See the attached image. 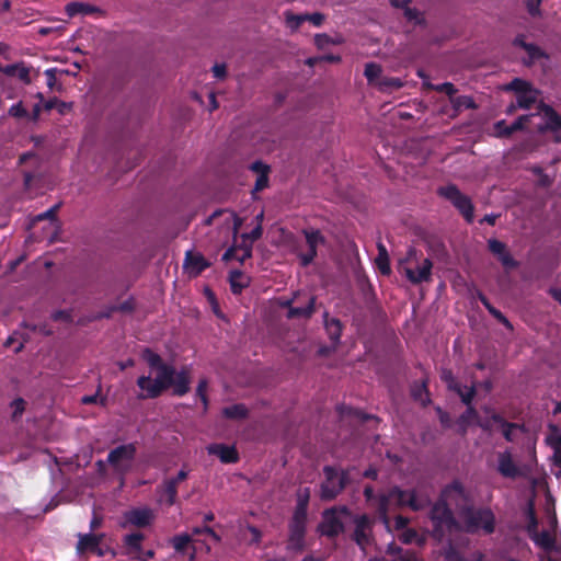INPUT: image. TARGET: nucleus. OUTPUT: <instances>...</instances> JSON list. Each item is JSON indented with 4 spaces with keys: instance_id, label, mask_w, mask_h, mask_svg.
<instances>
[{
    "instance_id": "f257e3e1",
    "label": "nucleus",
    "mask_w": 561,
    "mask_h": 561,
    "mask_svg": "<svg viewBox=\"0 0 561 561\" xmlns=\"http://www.w3.org/2000/svg\"><path fill=\"white\" fill-rule=\"evenodd\" d=\"M451 492H461L459 485L447 484L431 508L430 517L434 526V535L438 539L460 530V525L446 502V497H448Z\"/></svg>"
},
{
    "instance_id": "f03ea898",
    "label": "nucleus",
    "mask_w": 561,
    "mask_h": 561,
    "mask_svg": "<svg viewBox=\"0 0 561 561\" xmlns=\"http://www.w3.org/2000/svg\"><path fill=\"white\" fill-rule=\"evenodd\" d=\"M459 515L465 530L469 534L483 530L484 534L491 535L495 530V516L489 507H474L473 505L465 504L460 508Z\"/></svg>"
},
{
    "instance_id": "7ed1b4c3",
    "label": "nucleus",
    "mask_w": 561,
    "mask_h": 561,
    "mask_svg": "<svg viewBox=\"0 0 561 561\" xmlns=\"http://www.w3.org/2000/svg\"><path fill=\"white\" fill-rule=\"evenodd\" d=\"M317 526L320 536L335 539L345 531V520L352 517V511L346 505H335L325 508Z\"/></svg>"
},
{
    "instance_id": "20e7f679",
    "label": "nucleus",
    "mask_w": 561,
    "mask_h": 561,
    "mask_svg": "<svg viewBox=\"0 0 561 561\" xmlns=\"http://www.w3.org/2000/svg\"><path fill=\"white\" fill-rule=\"evenodd\" d=\"M175 369L171 365L162 366L158 370L157 377L152 380L150 376H140L137 379V386L142 391L138 394L139 399H156L160 397L163 391L173 385V377Z\"/></svg>"
},
{
    "instance_id": "39448f33",
    "label": "nucleus",
    "mask_w": 561,
    "mask_h": 561,
    "mask_svg": "<svg viewBox=\"0 0 561 561\" xmlns=\"http://www.w3.org/2000/svg\"><path fill=\"white\" fill-rule=\"evenodd\" d=\"M385 499L386 504L394 508L409 507L413 512H420L430 505L427 496H419L415 490H403L400 486H392L386 493L378 495Z\"/></svg>"
},
{
    "instance_id": "423d86ee",
    "label": "nucleus",
    "mask_w": 561,
    "mask_h": 561,
    "mask_svg": "<svg viewBox=\"0 0 561 561\" xmlns=\"http://www.w3.org/2000/svg\"><path fill=\"white\" fill-rule=\"evenodd\" d=\"M324 480L320 485V497L322 501L336 499L350 483L348 470H337L333 466L323 467Z\"/></svg>"
},
{
    "instance_id": "0eeeda50",
    "label": "nucleus",
    "mask_w": 561,
    "mask_h": 561,
    "mask_svg": "<svg viewBox=\"0 0 561 561\" xmlns=\"http://www.w3.org/2000/svg\"><path fill=\"white\" fill-rule=\"evenodd\" d=\"M437 194L447 199L463 217L468 224H472L474 219V205L471 198L463 194L457 185L447 184L437 190Z\"/></svg>"
},
{
    "instance_id": "6e6552de",
    "label": "nucleus",
    "mask_w": 561,
    "mask_h": 561,
    "mask_svg": "<svg viewBox=\"0 0 561 561\" xmlns=\"http://www.w3.org/2000/svg\"><path fill=\"white\" fill-rule=\"evenodd\" d=\"M354 524V529L350 535V538L356 543V546L362 550L366 551L369 546H371L375 541L374 537V525L375 519L371 518L368 514H357L354 515L352 513V517L350 518Z\"/></svg>"
},
{
    "instance_id": "1a4fd4ad",
    "label": "nucleus",
    "mask_w": 561,
    "mask_h": 561,
    "mask_svg": "<svg viewBox=\"0 0 561 561\" xmlns=\"http://www.w3.org/2000/svg\"><path fill=\"white\" fill-rule=\"evenodd\" d=\"M137 454L136 443H128L113 448L107 455V463L115 472L126 474L130 469Z\"/></svg>"
},
{
    "instance_id": "9d476101",
    "label": "nucleus",
    "mask_w": 561,
    "mask_h": 561,
    "mask_svg": "<svg viewBox=\"0 0 561 561\" xmlns=\"http://www.w3.org/2000/svg\"><path fill=\"white\" fill-rule=\"evenodd\" d=\"M308 517L293 515L288 523V539L286 549L293 552H301L306 546Z\"/></svg>"
},
{
    "instance_id": "9b49d317",
    "label": "nucleus",
    "mask_w": 561,
    "mask_h": 561,
    "mask_svg": "<svg viewBox=\"0 0 561 561\" xmlns=\"http://www.w3.org/2000/svg\"><path fill=\"white\" fill-rule=\"evenodd\" d=\"M301 233L305 237L307 251L298 254L301 266L310 265L318 255V247L324 245L327 239L319 229L305 228Z\"/></svg>"
},
{
    "instance_id": "f8f14e48",
    "label": "nucleus",
    "mask_w": 561,
    "mask_h": 561,
    "mask_svg": "<svg viewBox=\"0 0 561 561\" xmlns=\"http://www.w3.org/2000/svg\"><path fill=\"white\" fill-rule=\"evenodd\" d=\"M405 261L400 262V266L403 270L405 277L409 282L414 285L427 283L432 278L433 262L430 259H424L422 264L415 268L404 266Z\"/></svg>"
},
{
    "instance_id": "ddd939ff",
    "label": "nucleus",
    "mask_w": 561,
    "mask_h": 561,
    "mask_svg": "<svg viewBox=\"0 0 561 561\" xmlns=\"http://www.w3.org/2000/svg\"><path fill=\"white\" fill-rule=\"evenodd\" d=\"M488 249L506 270L518 267V262L512 256L504 242L497 239H489Z\"/></svg>"
},
{
    "instance_id": "4468645a",
    "label": "nucleus",
    "mask_w": 561,
    "mask_h": 561,
    "mask_svg": "<svg viewBox=\"0 0 561 561\" xmlns=\"http://www.w3.org/2000/svg\"><path fill=\"white\" fill-rule=\"evenodd\" d=\"M124 526L130 525L138 528H145L154 519V515L151 508L149 507H137L131 508L124 513Z\"/></svg>"
},
{
    "instance_id": "2eb2a0df",
    "label": "nucleus",
    "mask_w": 561,
    "mask_h": 561,
    "mask_svg": "<svg viewBox=\"0 0 561 561\" xmlns=\"http://www.w3.org/2000/svg\"><path fill=\"white\" fill-rule=\"evenodd\" d=\"M497 472L507 479H517L523 476L518 465L514 461L510 450L499 453L497 455Z\"/></svg>"
},
{
    "instance_id": "dca6fc26",
    "label": "nucleus",
    "mask_w": 561,
    "mask_h": 561,
    "mask_svg": "<svg viewBox=\"0 0 561 561\" xmlns=\"http://www.w3.org/2000/svg\"><path fill=\"white\" fill-rule=\"evenodd\" d=\"M209 455L217 456L222 463H236L239 461V454L234 446L225 444H210L207 446Z\"/></svg>"
},
{
    "instance_id": "f3484780",
    "label": "nucleus",
    "mask_w": 561,
    "mask_h": 561,
    "mask_svg": "<svg viewBox=\"0 0 561 561\" xmlns=\"http://www.w3.org/2000/svg\"><path fill=\"white\" fill-rule=\"evenodd\" d=\"M184 268L188 270L190 273L197 276L202 274L206 268L210 266V263L204 257L201 253H195L193 251H186L184 263Z\"/></svg>"
},
{
    "instance_id": "a211bd4d",
    "label": "nucleus",
    "mask_w": 561,
    "mask_h": 561,
    "mask_svg": "<svg viewBox=\"0 0 561 561\" xmlns=\"http://www.w3.org/2000/svg\"><path fill=\"white\" fill-rule=\"evenodd\" d=\"M250 170L259 174L254 187L252 190V195L254 196L255 193L261 192L268 186V173L271 171V168L264 162L256 160L253 163H251Z\"/></svg>"
},
{
    "instance_id": "6ab92c4d",
    "label": "nucleus",
    "mask_w": 561,
    "mask_h": 561,
    "mask_svg": "<svg viewBox=\"0 0 561 561\" xmlns=\"http://www.w3.org/2000/svg\"><path fill=\"white\" fill-rule=\"evenodd\" d=\"M323 324L327 334L333 344V348H335L339 345L342 336L343 324L340 319L330 318L327 311L323 313Z\"/></svg>"
},
{
    "instance_id": "aec40b11",
    "label": "nucleus",
    "mask_w": 561,
    "mask_h": 561,
    "mask_svg": "<svg viewBox=\"0 0 561 561\" xmlns=\"http://www.w3.org/2000/svg\"><path fill=\"white\" fill-rule=\"evenodd\" d=\"M102 540L101 535L95 534H84L79 535V541L77 543V551L79 553H84L87 551L98 552L99 556H103L102 550L100 549V543Z\"/></svg>"
},
{
    "instance_id": "412c9836",
    "label": "nucleus",
    "mask_w": 561,
    "mask_h": 561,
    "mask_svg": "<svg viewBox=\"0 0 561 561\" xmlns=\"http://www.w3.org/2000/svg\"><path fill=\"white\" fill-rule=\"evenodd\" d=\"M252 256V245L242 243L239 245H231L226 250V252L222 255V261L228 262L231 260H237L241 264L244 263L245 260L250 259Z\"/></svg>"
},
{
    "instance_id": "4be33fe9",
    "label": "nucleus",
    "mask_w": 561,
    "mask_h": 561,
    "mask_svg": "<svg viewBox=\"0 0 561 561\" xmlns=\"http://www.w3.org/2000/svg\"><path fill=\"white\" fill-rule=\"evenodd\" d=\"M546 116V129L556 135V140L561 141V116L548 105L543 107Z\"/></svg>"
},
{
    "instance_id": "5701e85b",
    "label": "nucleus",
    "mask_w": 561,
    "mask_h": 561,
    "mask_svg": "<svg viewBox=\"0 0 561 561\" xmlns=\"http://www.w3.org/2000/svg\"><path fill=\"white\" fill-rule=\"evenodd\" d=\"M173 394L176 397H183L190 391V375L188 371L183 368L180 371H175L173 377Z\"/></svg>"
},
{
    "instance_id": "b1692460",
    "label": "nucleus",
    "mask_w": 561,
    "mask_h": 561,
    "mask_svg": "<svg viewBox=\"0 0 561 561\" xmlns=\"http://www.w3.org/2000/svg\"><path fill=\"white\" fill-rule=\"evenodd\" d=\"M230 289L233 295H240L250 285V279L240 270H232L229 273Z\"/></svg>"
},
{
    "instance_id": "393cba45",
    "label": "nucleus",
    "mask_w": 561,
    "mask_h": 561,
    "mask_svg": "<svg viewBox=\"0 0 561 561\" xmlns=\"http://www.w3.org/2000/svg\"><path fill=\"white\" fill-rule=\"evenodd\" d=\"M491 420L494 421V424L499 425L503 437L507 442H514L513 431L516 428H522L520 425L506 421L501 414L496 412L491 414Z\"/></svg>"
},
{
    "instance_id": "a878e982",
    "label": "nucleus",
    "mask_w": 561,
    "mask_h": 561,
    "mask_svg": "<svg viewBox=\"0 0 561 561\" xmlns=\"http://www.w3.org/2000/svg\"><path fill=\"white\" fill-rule=\"evenodd\" d=\"M316 310V297L311 296L308 304L305 307H289L287 312V319L306 318L312 317Z\"/></svg>"
},
{
    "instance_id": "bb28decb",
    "label": "nucleus",
    "mask_w": 561,
    "mask_h": 561,
    "mask_svg": "<svg viewBox=\"0 0 561 561\" xmlns=\"http://www.w3.org/2000/svg\"><path fill=\"white\" fill-rule=\"evenodd\" d=\"M144 539V534L138 531L125 535L123 538V546L126 549L127 554L133 557L137 551H140Z\"/></svg>"
},
{
    "instance_id": "cd10ccee",
    "label": "nucleus",
    "mask_w": 561,
    "mask_h": 561,
    "mask_svg": "<svg viewBox=\"0 0 561 561\" xmlns=\"http://www.w3.org/2000/svg\"><path fill=\"white\" fill-rule=\"evenodd\" d=\"M473 421L476 423L478 421V411L473 405H469L467 410L457 420V432L460 435H466L470 423Z\"/></svg>"
},
{
    "instance_id": "c85d7f7f",
    "label": "nucleus",
    "mask_w": 561,
    "mask_h": 561,
    "mask_svg": "<svg viewBox=\"0 0 561 561\" xmlns=\"http://www.w3.org/2000/svg\"><path fill=\"white\" fill-rule=\"evenodd\" d=\"M310 500V489L302 488L297 492V503L293 515L308 517V506Z\"/></svg>"
},
{
    "instance_id": "c756f323",
    "label": "nucleus",
    "mask_w": 561,
    "mask_h": 561,
    "mask_svg": "<svg viewBox=\"0 0 561 561\" xmlns=\"http://www.w3.org/2000/svg\"><path fill=\"white\" fill-rule=\"evenodd\" d=\"M96 11H99V9L96 7L91 5L89 3H83V2L75 1V2H70L66 5V13L70 18H73L79 14L89 15Z\"/></svg>"
},
{
    "instance_id": "7c9ffc66",
    "label": "nucleus",
    "mask_w": 561,
    "mask_h": 561,
    "mask_svg": "<svg viewBox=\"0 0 561 561\" xmlns=\"http://www.w3.org/2000/svg\"><path fill=\"white\" fill-rule=\"evenodd\" d=\"M222 415L229 420H244L249 415V410L243 403H236L222 409Z\"/></svg>"
},
{
    "instance_id": "2f4dec72",
    "label": "nucleus",
    "mask_w": 561,
    "mask_h": 561,
    "mask_svg": "<svg viewBox=\"0 0 561 561\" xmlns=\"http://www.w3.org/2000/svg\"><path fill=\"white\" fill-rule=\"evenodd\" d=\"M377 248L378 255L375 260L377 268L382 275H389L391 273V267L388 251L382 243H378Z\"/></svg>"
},
{
    "instance_id": "473e14b6",
    "label": "nucleus",
    "mask_w": 561,
    "mask_h": 561,
    "mask_svg": "<svg viewBox=\"0 0 561 561\" xmlns=\"http://www.w3.org/2000/svg\"><path fill=\"white\" fill-rule=\"evenodd\" d=\"M450 484H458L461 492H451L449 496L446 497V502L448 505L454 504L460 511V508L469 501V496L460 481L454 480Z\"/></svg>"
},
{
    "instance_id": "72a5a7b5",
    "label": "nucleus",
    "mask_w": 561,
    "mask_h": 561,
    "mask_svg": "<svg viewBox=\"0 0 561 561\" xmlns=\"http://www.w3.org/2000/svg\"><path fill=\"white\" fill-rule=\"evenodd\" d=\"M162 499L161 501H164L167 505L172 506L176 502L178 497V485L174 484L173 481L164 480L162 485Z\"/></svg>"
},
{
    "instance_id": "f704fd0d",
    "label": "nucleus",
    "mask_w": 561,
    "mask_h": 561,
    "mask_svg": "<svg viewBox=\"0 0 561 561\" xmlns=\"http://www.w3.org/2000/svg\"><path fill=\"white\" fill-rule=\"evenodd\" d=\"M390 508L391 507L386 504L385 499H379L377 496V510H376L377 518L383 524V526L386 527L387 530H390V527H391V522H390V517H389Z\"/></svg>"
},
{
    "instance_id": "c9c22d12",
    "label": "nucleus",
    "mask_w": 561,
    "mask_h": 561,
    "mask_svg": "<svg viewBox=\"0 0 561 561\" xmlns=\"http://www.w3.org/2000/svg\"><path fill=\"white\" fill-rule=\"evenodd\" d=\"M141 357L144 360H146V363L149 365L150 368H153L157 370L161 369L162 366L168 365L167 363L163 362V359L161 358V356L159 354L154 353L150 348H145L142 351Z\"/></svg>"
},
{
    "instance_id": "e433bc0d",
    "label": "nucleus",
    "mask_w": 561,
    "mask_h": 561,
    "mask_svg": "<svg viewBox=\"0 0 561 561\" xmlns=\"http://www.w3.org/2000/svg\"><path fill=\"white\" fill-rule=\"evenodd\" d=\"M411 394L415 400H420L423 405L431 401L426 381H422L420 385L414 383L411 388Z\"/></svg>"
},
{
    "instance_id": "4c0bfd02",
    "label": "nucleus",
    "mask_w": 561,
    "mask_h": 561,
    "mask_svg": "<svg viewBox=\"0 0 561 561\" xmlns=\"http://www.w3.org/2000/svg\"><path fill=\"white\" fill-rule=\"evenodd\" d=\"M451 391L456 392L460 397L461 401L467 405V408L469 405H472L471 403L476 396L474 386L467 387V386H461L459 383Z\"/></svg>"
},
{
    "instance_id": "58836bf2",
    "label": "nucleus",
    "mask_w": 561,
    "mask_h": 561,
    "mask_svg": "<svg viewBox=\"0 0 561 561\" xmlns=\"http://www.w3.org/2000/svg\"><path fill=\"white\" fill-rule=\"evenodd\" d=\"M285 23L288 28L291 31H297L304 22H306V13L304 14H295L291 11L287 10L284 12Z\"/></svg>"
},
{
    "instance_id": "ea45409f",
    "label": "nucleus",
    "mask_w": 561,
    "mask_h": 561,
    "mask_svg": "<svg viewBox=\"0 0 561 561\" xmlns=\"http://www.w3.org/2000/svg\"><path fill=\"white\" fill-rule=\"evenodd\" d=\"M342 44V38H333L325 33H320L314 35V45L318 49H324L329 45H340Z\"/></svg>"
},
{
    "instance_id": "a19ab883",
    "label": "nucleus",
    "mask_w": 561,
    "mask_h": 561,
    "mask_svg": "<svg viewBox=\"0 0 561 561\" xmlns=\"http://www.w3.org/2000/svg\"><path fill=\"white\" fill-rule=\"evenodd\" d=\"M534 540L538 546L547 551H550L554 548V539L547 530H542L541 533L536 534Z\"/></svg>"
},
{
    "instance_id": "79ce46f5",
    "label": "nucleus",
    "mask_w": 561,
    "mask_h": 561,
    "mask_svg": "<svg viewBox=\"0 0 561 561\" xmlns=\"http://www.w3.org/2000/svg\"><path fill=\"white\" fill-rule=\"evenodd\" d=\"M404 18L409 22H413L415 25H425L426 20L423 14L415 8H410L409 5L403 9Z\"/></svg>"
},
{
    "instance_id": "37998d69",
    "label": "nucleus",
    "mask_w": 561,
    "mask_h": 561,
    "mask_svg": "<svg viewBox=\"0 0 561 561\" xmlns=\"http://www.w3.org/2000/svg\"><path fill=\"white\" fill-rule=\"evenodd\" d=\"M536 95L530 92L516 94V105L519 108L529 110L536 102Z\"/></svg>"
},
{
    "instance_id": "c03bdc74",
    "label": "nucleus",
    "mask_w": 561,
    "mask_h": 561,
    "mask_svg": "<svg viewBox=\"0 0 561 561\" xmlns=\"http://www.w3.org/2000/svg\"><path fill=\"white\" fill-rule=\"evenodd\" d=\"M192 538L187 534L176 535L172 538L171 542L176 552L183 553L187 546L191 543Z\"/></svg>"
},
{
    "instance_id": "a18cd8bd",
    "label": "nucleus",
    "mask_w": 561,
    "mask_h": 561,
    "mask_svg": "<svg viewBox=\"0 0 561 561\" xmlns=\"http://www.w3.org/2000/svg\"><path fill=\"white\" fill-rule=\"evenodd\" d=\"M207 388H208V381L207 379L203 378L198 381L197 388H196V397L199 398V400L203 403L204 412L208 410L209 400L207 397Z\"/></svg>"
},
{
    "instance_id": "49530a36",
    "label": "nucleus",
    "mask_w": 561,
    "mask_h": 561,
    "mask_svg": "<svg viewBox=\"0 0 561 561\" xmlns=\"http://www.w3.org/2000/svg\"><path fill=\"white\" fill-rule=\"evenodd\" d=\"M507 89L515 91L516 94L530 92V90H531L530 84L527 81L519 79V78H515L507 85Z\"/></svg>"
},
{
    "instance_id": "de8ad7c7",
    "label": "nucleus",
    "mask_w": 561,
    "mask_h": 561,
    "mask_svg": "<svg viewBox=\"0 0 561 561\" xmlns=\"http://www.w3.org/2000/svg\"><path fill=\"white\" fill-rule=\"evenodd\" d=\"M381 75V67L375 62H368L365 65L364 76L371 82Z\"/></svg>"
},
{
    "instance_id": "09e8293b",
    "label": "nucleus",
    "mask_w": 561,
    "mask_h": 561,
    "mask_svg": "<svg viewBox=\"0 0 561 561\" xmlns=\"http://www.w3.org/2000/svg\"><path fill=\"white\" fill-rule=\"evenodd\" d=\"M431 88L437 92L445 93L451 100L457 93L456 87L451 82H444L440 84H431Z\"/></svg>"
},
{
    "instance_id": "8fccbe9b",
    "label": "nucleus",
    "mask_w": 561,
    "mask_h": 561,
    "mask_svg": "<svg viewBox=\"0 0 561 561\" xmlns=\"http://www.w3.org/2000/svg\"><path fill=\"white\" fill-rule=\"evenodd\" d=\"M530 121V115H522L511 125L506 134H514L515 131L523 130L526 124Z\"/></svg>"
},
{
    "instance_id": "3c124183",
    "label": "nucleus",
    "mask_w": 561,
    "mask_h": 561,
    "mask_svg": "<svg viewBox=\"0 0 561 561\" xmlns=\"http://www.w3.org/2000/svg\"><path fill=\"white\" fill-rule=\"evenodd\" d=\"M25 401L22 398H16L12 401L11 407L13 408L12 419L18 420L22 416L25 411Z\"/></svg>"
},
{
    "instance_id": "603ef678",
    "label": "nucleus",
    "mask_w": 561,
    "mask_h": 561,
    "mask_svg": "<svg viewBox=\"0 0 561 561\" xmlns=\"http://www.w3.org/2000/svg\"><path fill=\"white\" fill-rule=\"evenodd\" d=\"M61 204L58 203V204H55L54 206H51L49 209H47L46 211L37 215L36 219L38 221H43V220H56V217H57V211L59 210Z\"/></svg>"
},
{
    "instance_id": "864d4df0",
    "label": "nucleus",
    "mask_w": 561,
    "mask_h": 561,
    "mask_svg": "<svg viewBox=\"0 0 561 561\" xmlns=\"http://www.w3.org/2000/svg\"><path fill=\"white\" fill-rule=\"evenodd\" d=\"M9 115L14 118H25L28 116V113L22 102H18L9 108Z\"/></svg>"
},
{
    "instance_id": "5fc2aeb1",
    "label": "nucleus",
    "mask_w": 561,
    "mask_h": 561,
    "mask_svg": "<svg viewBox=\"0 0 561 561\" xmlns=\"http://www.w3.org/2000/svg\"><path fill=\"white\" fill-rule=\"evenodd\" d=\"M263 234V227L262 225L259 222L256 224V226L251 230V232L249 233H243L242 234V240H243V243H245L247 240H250L251 242H254L256 240H259Z\"/></svg>"
},
{
    "instance_id": "6e6d98bb",
    "label": "nucleus",
    "mask_w": 561,
    "mask_h": 561,
    "mask_svg": "<svg viewBox=\"0 0 561 561\" xmlns=\"http://www.w3.org/2000/svg\"><path fill=\"white\" fill-rule=\"evenodd\" d=\"M528 54L530 60H537L543 56V51L535 44L528 43V45H525L523 48Z\"/></svg>"
},
{
    "instance_id": "4d7b16f0",
    "label": "nucleus",
    "mask_w": 561,
    "mask_h": 561,
    "mask_svg": "<svg viewBox=\"0 0 561 561\" xmlns=\"http://www.w3.org/2000/svg\"><path fill=\"white\" fill-rule=\"evenodd\" d=\"M14 77H18L25 84L31 83L30 77V68L26 67L23 62L19 64L18 70Z\"/></svg>"
},
{
    "instance_id": "13d9d810",
    "label": "nucleus",
    "mask_w": 561,
    "mask_h": 561,
    "mask_svg": "<svg viewBox=\"0 0 561 561\" xmlns=\"http://www.w3.org/2000/svg\"><path fill=\"white\" fill-rule=\"evenodd\" d=\"M417 537V533L412 528H407L402 530V533L399 535V540L403 543H412L415 538Z\"/></svg>"
},
{
    "instance_id": "bf43d9fd",
    "label": "nucleus",
    "mask_w": 561,
    "mask_h": 561,
    "mask_svg": "<svg viewBox=\"0 0 561 561\" xmlns=\"http://www.w3.org/2000/svg\"><path fill=\"white\" fill-rule=\"evenodd\" d=\"M325 15L321 12L306 13V21L319 27L323 24Z\"/></svg>"
},
{
    "instance_id": "052dcab7",
    "label": "nucleus",
    "mask_w": 561,
    "mask_h": 561,
    "mask_svg": "<svg viewBox=\"0 0 561 561\" xmlns=\"http://www.w3.org/2000/svg\"><path fill=\"white\" fill-rule=\"evenodd\" d=\"M455 107L466 106L467 108H474L476 105L468 96H457L450 101Z\"/></svg>"
},
{
    "instance_id": "680f3d73",
    "label": "nucleus",
    "mask_w": 561,
    "mask_h": 561,
    "mask_svg": "<svg viewBox=\"0 0 561 561\" xmlns=\"http://www.w3.org/2000/svg\"><path fill=\"white\" fill-rule=\"evenodd\" d=\"M113 309H116V311H121V312H125V313L133 312L135 310V301L133 298H129L119 305L113 306Z\"/></svg>"
},
{
    "instance_id": "e2e57ef3",
    "label": "nucleus",
    "mask_w": 561,
    "mask_h": 561,
    "mask_svg": "<svg viewBox=\"0 0 561 561\" xmlns=\"http://www.w3.org/2000/svg\"><path fill=\"white\" fill-rule=\"evenodd\" d=\"M193 534L194 535H202V534H207L208 536H210L214 540L216 541H220V537L216 534V531L209 527V526H203V527H195L193 528Z\"/></svg>"
},
{
    "instance_id": "0e129e2a",
    "label": "nucleus",
    "mask_w": 561,
    "mask_h": 561,
    "mask_svg": "<svg viewBox=\"0 0 561 561\" xmlns=\"http://www.w3.org/2000/svg\"><path fill=\"white\" fill-rule=\"evenodd\" d=\"M442 379L447 383L449 390H453L459 382L455 379L451 370H443Z\"/></svg>"
},
{
    "instance_id": "69168bd1",
    "label": "nucleus",
    "mask_w": 561,
    "mask_h": 561,
    "mask_svg": "<svg viewBox=\"0 0 561 561\" xmlns=\"http://www.w3.org/2000/svg\"><path fill=\"white\" fill-rule=\"evenodd\" d=\"M436 412L438 414L439 422L443 427L448 428L451 426V419L450 415L445 412L442 408H436Z\"/></svg>"
},
{
    "instance_id": "338daca9",
    "label": "nucleus",
    "mask_w": 561,
    "mask_h": 561,
    "mask_svg": "<svg viewBox=\"0 0 561 561\" xmlns=\"http://www.w3.org/2000/svg\"><path fill=\"white\" fill-rule=\"evenodd\" d=\"M154 557L153 550H144L142 547L140 548V551H137L133 558L139 561H148Z\"/></svg>"
},
{
    "instance_id": "774afa93",
    "label": "nucleus",
    "mask_w": 561,
    "mask_h": 561,
    "mask_svg": "<svg viewBox=\"0 0 561 561\" xmlns=\"http://www.w3.org/2000/svg\"><path fill=\"white\" fill-rule=\"evenodd\" d=\"M410 523V519L403 515H397L394 517V529L396 530H404L408 528V524Z\"/></svg>"
}]
</instances>
